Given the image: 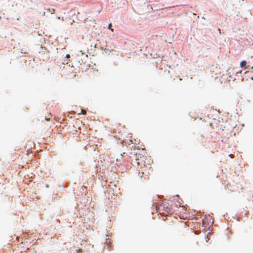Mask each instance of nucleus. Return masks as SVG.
Instances as JSON below:
<instances>
[{
	"instance_id": "f257e3e1",
	"label": "nucleus",
	"mask_w": 253,
	"mask_h": 253,
	"mask_svg": "<svg viewBox=\"0 0 253 253\" xmlns=\"http://www.w3.org/2000/svg\"><path fill=\"white\" fill-rule=\"evenodd\" d=\"M133 163L138 171V175L141 177L148 176L153 171L151 167L152 161L150 158L140 154L136 155Z\"/></svg>"
},
{
	"instance_id": "f03ea898",
	"label": "nucleus",
	"mask_w": 253,
	"mask_h": 253,
	"mask_svg": "<svg viewBox=\"0 0 253 253\" xmlns=\"http://www.w3.org/2000/svg\"><path fill=\"white\" fill-rule=\"evenodd\" d=\"M246 64H247V62L246 61H242L241 63H240V66L243 68L244 67H245L246 65Z\"/></svg>"
},
{
	"instance_id": "7ed1b4c3",
	"label": "nucleus",
	"mask_w": 253,
	"mask_h": 253,
	"mask_svg": "<svg viewBox=\"0 0 253 253\" xmlns=\"http://www.w3.org/2000/svg\"><path fill=\"white\" fill-rule=\"evenodd\" d=\"M112 26V24L111 23H110L108 25V29H109L112 32H113L114 31V30L113 29L111 28Z\"/></svg>"
},
{
	"instance_id": "20e7f679",
	"label": "nucleus",
	"mask_w": 253,
	"mask_h": 253,
	"mask_svg": "<svg viewBox=\"0 0 253 253\" xmlns=\"http://www.w3.org/2000/svg\"><path fill=\"white\" fill-rule=\"evenodd\" d=\"M81 113L83 115H85L86 114V111L84 109H82L81 110Z\"/></svg>"
},
{
	"instance_id": "39448f33",
	"label": "nucleus",
	"mask_w": 253,
	"mask_h": 253,
	"mask_svg": "<svg viewBox=\"0 0 253 253\" xmlns=\"http://www.w3.org/2000/svg\"><path fill=\"white\" fill-rule=\"evenodd\" d=\"M108 246L110 247V249H109V250H110L112 248V243L111 242H109L107 243Z\"/></svg>"
},
{
	"instance_id": "423d86ee",
	"label": "nucleus",
	"mask_w": 253,
	"mask_h": 253,
	"mask_svg": "<svg viewBox=\"0 0 253 253\" xmlns=\"http://www.w3.org/2000/svg\"><path fill=\"white\" fill-rule=\"evenodd\" d=\"M66 57H67V58H69V57H70V55H69V54H67V55H66Z\"/></svg>"
},
{
	"instance_id": "0eeeda50",
	"label": "nucleus",
	"mask_w": 253,
	"mask_h": 253,
	"mask_svg": "<svg viewBox=\"0 0 253 253\" xmlns=\"http://www.w3.org/2000/svg\"><path fill=\"white\" fill-rule=\"evenodd\" d=\"M54 10H55L53 9L52 10H51V13H54Z\"/></svg>"
},
{
	"instance_id": "6e6552de",
	"label": "nucleus",
	"mask_w": 253,
	"mask_h": 253,
	"mask_svg": "<svg viewBox=\"0 0 253 253\" xmlns=\"http://www.w3.org/2000/svg\"><path fill=\"white\" fill-rule=\"evenodd\" d=\"M54 10H55L53 9L52 10H51V13H54Z\"/></svg>"
},
{
	"instance_id": "1a4fd4ad",
	"label": "nucleus",
	"mask_w": 253,
	"mask_h": 253,
	"mask_svg": "<svg viewBox=\"0 0 253 253\" xmlns=\"http://www.w3.org/2000/svg\"><path fill=\"white\" fill-rule=\"evenodd\" d=\"M218 32H219L220 34L221 33L220 29H218Z\"/></svg>"
},
{
	"instance_id": "9d476101",
	"label": "nucleus",
	"mask_w": 253,
	"mask_h": 253,
	"mask_svg": "<svg viewBox=\"0 0 253 253\" xmlns=\"http://www.w3.org/2000/svg\"><path fill=\"white\" fill-rule=\"evenodd\" d=\"M78 252H82V250H81V249H79V250H78Z\"/></svg>"
},
{
	"instance_id": "9b49d317",
	"label": "nucleus",
	"mask_w": 253,
	"mask_h": 253,
	"mask_svg": "<svg viewBox=\"0 0 253 253\" xmlns=\"http://www.w3.org/2000/svg\"><path fill=\"white\" fill-rule=\"evenodd\" d=\"M206 223V221H204L203 222V224H205Z\"/></svg>"
},
{
	"instance_id": "f8f14e48",
	"label": "nucleus",
	"mask_w": 253,
	"mask_h": 253,
	"mask_svg": "<svg viewBox=\"0 0 253 253\" xmlns=\"http://www.w3.org/2000/svg\"><path fill=\"white\" fill-rule=\"evenodd\" d=\"M251 79L253 80V77H251Z\"/></svg>"
}]
</instances>
